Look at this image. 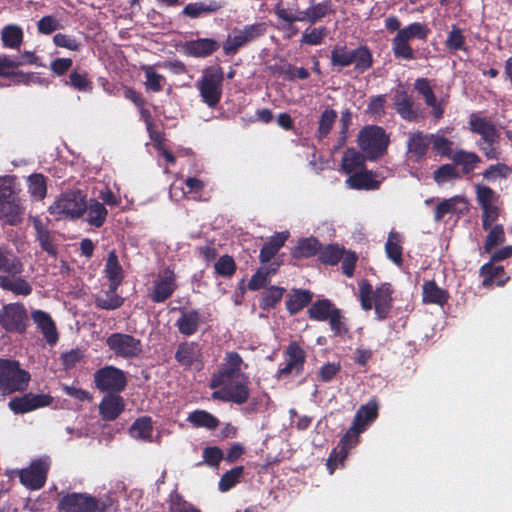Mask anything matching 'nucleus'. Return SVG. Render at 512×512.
I'll return each mask as SVG.
<instances>
[{
    "label": "nucleus",
    "instance_id": "1",
    "mask_svg": "<svg viewBox=\"0 0 512 512\" xmlns=\"http://www.w3.org/2000/svg\"><path fill=\"white\" fill-rule=\"evenodd\" d=\"M24 264L7 246H0V288L15 295L28 296L31 284L22 276Z\"/></svg>",
    "mask_w": 512,
    "mask_h": 512
},
{
    "label": "nucleus",
    "instance_id": "2",
    "mask_svg": "<svg viewBox=\"0 0 512 512\" xmlns=\"http://www.w3.org/2000/svg\"><path fill=\"white\" fill-rule=\"evenodd\" d=\"M394 289L388 282L382 283L375 290L371 283L364 279L359 283V300L361 308L369 311L374 307L376 318L380 321L388 318L393 307Z\"/></svg>",
    "mask_w": 512,
    "mask_h": 512
},
{
    "label": "nucleus",
    "instance_id": "3",
    "mask_svg": "<svg viewBox=\"0 0 512 512\" xmlns=\"http://www.w3.org/2000/svg\"><path fill=\"white\" fill-rule=\"evenodd\" d=\"M373 62V54L366 45L351 50L346 45L337 44L331 50L330 64L337 71L354 64L356 72L364 73L373 66Z\"/></svg>",
    "mask_w": 512,
    "mask_h": 512
},
{
    "label": "nucleus",
    "instance_id": "4",
    "mask_svg": "<svg viewBox=\"0 0 512 512\" xmlns=\"http://www.w3.org/2000/svg\"><path fill=\"white\" fill-rule=\"evenodd\" d=\"M31 380L30 373L21 368L18 360L0 357V395L25 392Z\"/></svg>",
    "mask_w": 512,
    "mask_h": 512
},
{
    "label": "nucleus",
    "instance_id": "5",
    "mask_svg": "<svg viewBox=\"0 0 512 512\" xmlns=\"http://www.w3.org/2000/svg\"><path fill=\"white\" fill-rule=\"evenodd\" d=\"M87 209L86 194L79 189L61 193L48 208L56 220H75L83 216Z\"/></svg>",
    "mask_w": 512,
    "mask_h": 512
},
{
    "label": "nucleus",
    "instance_id": "6",
    "mask_svg": "<svg viewBox=\"0 0 512 512\" xmlns=\"http://www.w3.org/2000/svg\"><path fill=\"white\" fill-rule=\"evenodd\" d=\"M430 32L428 25L421 22H413L399 30L391 41L394 57L406 61L414 60L415 51L409 42L413 39L425 41Z\"/></svg>",
    "mask_w": 512,
    "mask_h": 512
},
{
    "label": "nucleus",
    "instance_id": "7",
    "mask_svg": "<svg viewBox=\"0 0 512 512\" xmlns=\"http://www.w3.org/2000/svg\"><path fill=\"white\" fill-rule=\"evenodd\" d=\"M223 82L224 72L221 66H210L203 70L196 87L208 107L215 108L219 104L223 94Z\"/></svg>",
    "mask_w": 512,
    "mask_h": 512
},
{
    "label": "nucleus",
    "instance_id": "8",
    "mask_svg": "<svg viewBox=\"0 0 512 512\" xmlns=\"http://www.w3.org/2000/svg\"><path fill=\"white\" fill-rule=\"evenodd\" d=\"M389 142V136L380 126H365L358 134V146L368 160L382 157L387 152Z\"/></svg>",
    "mask_w": 512,
    "mask_h": 512
},
{
    "label": "nucleus",
    "instance_id": "9",
    "mask_svg": "<svg viewBox=\"0 0 512 512\" xmlns=\"http://www.w3.org/2000/svg\"><path fill=\"white\" fill-rule=\"evenodd\" d=\"M107 347L116 357L131 360L143 352L142 341L131 334L114 332L105 341Z\"/></svg>",
    "mask_w": 512,
    "mask_h": 512
},
{
    "label": "nucleus",
    "instance_id": "10",
    "mask_svg": "<svg viewBox=\"0 0 512 512\" xmlns=\"http://www.w3.org/2000/svg\"><path fill=\"white\" fill-rule=\"evenodd\" d=\"M476 200L482 210V228L487 231L499 218L500 208L497 205L499 195L489 186L477 185Z\"/></svg>",
    "mask_w": 512,
    "mask_h": 512
},
{
    "label": "nucleus",
    "instance_id": "11",
    "mask_svg": "<svg viewBox=\"0 0 512 512\" xmlns=\"http://www.w3.org/2000/svg\"><path fill=\"white\" fill-rule=\"evenodd\" d=\"M266 32L265 23L245 25L242 29H234L223 44V52L227 56L235 55L240 48L256 40Z\"/></svg>",
    "mask_w": 512,
    "mask_h": 512
},
{
    "label": "nucleus",
    "instance_id": "12",
    "mask_svg": "<svg viewBox=\"0 0 512 512\" xmlns=\"http://www.w3.org/2000/svg\"><path fill=\"white\" fill-rule=\"evenodd\" d=\"M29 324V317L24 304L9 303L0 309V326L8 333L23 334Z\"/></svg>",
    "mask_w": 512,
    "mask_h": 512
},
{
    "label": "nucleus",
    "instance_id": "13",
    "mask_svg": "<svg viewBox=\"0 0 512 512\" xmlns=\"http://www.w3.org/2000/svg\"><path fill=\"white\" fill-rule=\"evenodd\" d=\"M284 357L285 364L277 370L276 379L286 380L303 373L307 356L305 350L296 341L289 343L284 351Z\"/></svg>",
    "mask_w": 512,
    "mask_h": 512
},
{
    "label": "nucleus",
    "instance_id": "14",
    "mask_svg": "<svg viewBox=\"0 0 512 512\" xmlns=\"http://www.w3.org/2000/svg\"><path fill=\"white\" fill-rule=\"evenodd\" d=\"M95 387L104 393H120L127 386V377L123 370L107 365L94 373Z\"/></svg>",
    "mask_w": 512,
    "mask_h": 512
},
{
    "label": "nucleus",
    "instance_id": "15",
    "mask_svg": "<svg viewBox=\"0 0 512 512\" xmlns=\"http://www.w3.org/2000/svg\"><path fill=\"white\" fill-rule=\"evenodd\" d=\"M50 468L48 457L33 460L29 467L18 471L20 483L29 490H39L44 487Z\"/></svg>",
    "mask_w": 512,
    "mask_h": 512
},
{
    "label": "nucleus",
    "instance_id": "16",
    "mask_svg": "<svg viewBox=\"0 0 512 512\" xmlns=\"http://www.w3.org/2000/svg\"><path fill=\"white\" fill-rule=\"evenodd\" d=\"M243 363L244 361L238 352H226L221 368L211 376L210 388L216 389L227 384L234 378H241L242 373H240V371Z\"/></svg>",
    "mask_w": 512,
    "mask_h": 512
},
{
    "label": "nucleus",
    "instance_id": "17",
    "mask_svg": "<svg viewBox=\"0 0 512 512\" xmlns=\"http://www.w3.org/2000/svg\"><path fill=\"white\" fill-rule=\"evenodd\" d=\"M362 432H364V429L352 422V426L341 437L338 446L332 450L327 460L330 474L334 473L338 463L342 464L344 462L350 449L358 444Z\"/></svg>",
    "mask_w": 512,
    "mask_h": 512
},
{
    "label": "nucleus",
    "instance_id": "18",
    "mask_svg": "<svg viewBox=\"0 0 512 512\" xmlns=\"http://www.w3.org/2000/svg\"><path fill=\"white\" fill-rule=\"evenodd\" d=\"M249 377L242 373L238 381H230L219 387V390L213 392L214 399L223 402H232L237 405L246 403L250 396Z\"/></svg>",
    "mask_w": 512,
    "mask_h": 512
},
{
    "label": "nucleus",
    "instance_id": "19",
    "mask_svg": "<svg viewBox=\"0 0 512 512\" xmlns=\"http://www.w3.org/2000/svg\"><path fill=\"white\" fill-rule=\"evenodd\" d=\"M53 397L49 394L24 393L13 397L8 402V408L16 415L26 414L34 410L48 407L52 404Z\"/></svg>",
    "mask_w": 512,
    "mask_h": 512
},
{
    "label": "nucleus",
    "instance_id": "20",
    "mask_svg": "<svg viewBox=\"0 0 512 512\" xmlns=\"http://www.w3.org/2000/svg\"><path fill=\"white\" fill-rule=\"evenodd\" d=\"M98 500L87 493H67L58 502V512H96Z\"/></svg>",
    "mask_w": 512,
    "mask_h": 512
},
{
    "label": "nucleus",
    "instance_id": "21",
    "mask_svg": "<svg viewBox=\"0 0 512 512\" xmlns=\"http://www.w3.org/2000/svg\"><path fill=\"white\" fill-rule=\"evenodd\" d=\"M430 133L417 130L410 132L406 141L407 159L413 163H422L428 159Z\"/></svg>",
    "mask_w": 512,
    "mask_h": 512
},
{
    "label": "nucleus",
    "instance_id": "22",
    "mask_svg": "<svg viewBox=\"0 0 512 512\" xmlns=\"http://www.w3.org/2000/svg\"><path fill=\"white\" fill-rule=\"evenodd\" d=\"M176 289V275L172 269L167 267L159 273L150 298L155 303H163L173 295Z\"/></svg>",
    "mask_w": 512,
    "mask_h": 512
},
{
    "label": "nucleus",
    "instance_id": "23",
    "mask_svg": "<svg viewBox=\"0 0 512 512\" xmlns=\"http://www.w3.org/2000/svg\"><path fill=\"white\" fill-rule=\"evenodd\" d=\"M393 104L402 119L410 122L418 119V107L415 105L413 96L402 85L394 93Z\"/></svg>",
    "mask_w": 512,
    "mask_h": 512
},
{
    "label": "nucleus",
    "instance_id": "24",
    "mask_svg": "<svg viewBox=\"0 0 512 512\" xmlns=\"http://www.w3.org/2000/svg\"><path fill=\"white\" fill-rule=\"evenodd\" d=\"M31 319L37 329L42 333L46 342L54 346L59 340V333L51 315L46 311L35 309L31 311Z\"/></svg>",
    "mask_w": 512,
    "mask_h": 512
},
{
    "label": "nucleus",
    "instance_id": "25",
    "mask_svg": "<svg viewBox=\"0 0 512 512\" xmlns=\"http://www.w3.org/2000/svg\"><path fill=\"white\" fill-rule=\"evenodd\" d=\"M468 128L473 134L480 135L479 140L489 141L491 138H500L496 125L487 117L472 113L468 120Z\"/></svg>",
    "mask_w": 512,
    "mask_h": 512
},
{
    "label": "nucleus",
    "instance_id": "26",
    "mask_svg": "<svg viewBox=\"0 0 512 512\" xmlns=\"http://www.w3.org/2000/svg\"><path fill=\"white\" fill-rule=\"evenodd\" d=\"M468 202L464 196L456 195L442 200L434 210V221L440 222L447 214L463 215L468 212Z\"/></svg>",
    "mask_w": 512,
    "mask_h": 512
},
{
    "label": "nucleus",
    "instance_id": "27",
    "mask_svg": "<svg viewBox=\"0 0 512 512\" xmlns=\"http://www.w3.org/2000/svg\"><path fill=\"white\" fill-rule=\"evenodd\" d=\"M220 48L218 41L212 38H198L187 41L183 47L186 55L195 58H207Z\"/></svg>",
    "mask_w": 512,
    "mask_h": 512
},
{
    "label": "nucleus",
    "instance_id": "28",
    "mask_svg": "<svg viewBox=\"0 0 512 512\" xmlns=\"http://www.w3.org/2000/svg\"><path fill=\"white\" fill-rule=\"evenodd\" d=\"M124 409L125 402L119 393H107L99 404V414L105 421L115 420Z\"/></svg>",
    "mask_w": 512,
    "mask_h": 512
},
{
    "label": "nucleus",
    "instance_id": "29",
    "mask_svg": "<svg viewBox=\"0 0 512 512\" xmlns=\"http://www.w3.org/2000/svg\"><path fill=\"white\" fill-rule=\"evenodd\" d=\"M203 322L202 315L197 309L181 310V315L176 320L175 326L180 334L191 336L198 331Z\"/></svg>",
    "mask_w": 512,
    "mask_h": 512
},
{
    "label": "nucleus",
    "instance_id": "30",
    "mask_svg": "<svg viewBox=\"0 0 512 512\" xmlns=\"http://www.w3.org/2000/svg\"><path fill=\"white\" fill-rule=\"evenodd\" d=\"M202 357L201 347L195 341H184L180 343L175 352V360L186 368H190Z\"/></svg>",
    "mask_w": 512,
    "mask_h": 512
},
{
    "label": "nucleus",
    "instance_id": "31",
    "mask_svg": "<svg viewBox=\"0 0 512 512\" xmlns=\"http://www.w3.org/2000/svg\"><path fill=\"white\" fill-rule=\"evenodd\" d=\"M450 160L455 168L461 167L463 175L471 174L477 165L481 163V158L477 153L464 149H456L453 155H451Z\"/></svg>",
    "mask_w": 512,
    "mask_h": 512
},
{
    "label": "nucleus",
    "instance_id": "32",
    "mask_svg": "<svg viewBox=\"0 0 512 512\" xmlns=\"http://www.w3.org/2000/svg\"><path fill=\"white\" fill-rule=\"evenodd\" d=\"M104 273L105 277L109 281V286H112V289L115 287H119L122 284L125 277L124 270L119 262L115 250H111L108 253Z\"/></svg>",
    "mask_w": 512,
    "mask_h": 512
},
{
    "label": "nucleus",
    "instance_id": "33",
    "mask_svg": "<svg viewBox=\"0 0 512 512\" xmlns=\"http://www.w3.org/2000/svg\"><path fill=\"white\" fill-rule=\"evenodd\" d=\"M288 232H276L272 235L267 242L262 246L259 253V261L262 264L268 263L278 253V251L285 245L288 239Z\"/></svg>",
    "mask_w": 512,
    "mask_h": 512
},
{
    "label": "nucleus",
    "instance_id": "34",
    "mask_svg": "<svg viewBox=\"0 0 512 512\" xmlns=\"http://www.w3.org/2000/svg\"><path fill=\"white\" fill-rule=\"evenodd\" d=\"M25 208L21 199L6 203H0V219L8 225L17 226L23 221Z\"/></svg>",
    "mask_w": 512,
    "mask_h": 512
},
{
    "label": "nucleus",
    "instance_id": "35",
    "mask_svg": "<svg viewBox=\"0 0 512 512\" xmlns=\"http://www.w3.org/2000/svg\"><path fill=\"white\" fill-rule=\"evenodd\" d=\"M346 184L355 190H375L380 186V181L374 178L372 171L360 170L348 177Z\"/></svg>",
    "mask_w": 512,
    "mask_h": 512
},
{
    "label": "nucleus",
    "instance_id": "36",
    "mask_svg": "<svg viewBox=\"0 0 512 512\" xmlns=\"http://www.w3.org/2000/svg\"><path fill=\"white\" fill-rule=\"evenodd\" d=\"M313 293L306 289H292L287 296L286 309L290 315H296L312 302Z\"/></svg>",
    "mask_w": 512,
    "mask_h": 512
},
{
    "label": "nucleus",
    "instance_id": "37",
    "mask_svg": "<svg viewBox=\"0 0 512 512\" xmlns=\"http://www.w3.org/2000/svg\"><path fill=\"white\" fill-rule=\"evenodd\" d=\"M448 299V291L440 288L434 280L424 282L422 286V300L424 303L443 306Z\"/></svg>",
    "mask_w": 512,
    "mask_h": 512
},
{
    "label": "nucleus",
    "instance_id": "38",
    "mask_svg": "<svg viewBox=\"0 0 512 512\" xmlns=\"http://www.w3.org/2000/svg\"><path fill=\"white\" fill-rule=\"evenodd\" d=\"M34 228L36 230V240L39 242L41 249L48 256L56 259L58 257V247L55 237L39 220L35 221Z\"/></svg>",
    "mask_w": 512,
    "mask_h": 512
},
{
    "label": "nucleus",
    "instance_id": "39",
    "mask_svg": "<svg viewBox=\"0 0 512 512\" xmlns=\"http://www.w3.org/2000/svg\"><path fill=\"white\" fill-rule=\"evenodd\" d=\"M64 85L83 93H90L93 90V82L88 72L81 68L73 69L68 78L64 80Z\"/></svg>",
    "mask_w": 512,
    "mask_h": 512
},
{
    "label": "nucleus",
    "instance_id": "40",
    "mask_svg": "<svg viewBox=\"0 0 512 512\" xmlns=\"http://www.w3.org/2000/svg\"><path fill=\"white\" fill-rule=\"evenodd\" d=\"M378 410L379 403L378 400L374 397L370 399L366 404L359 407L353 418V422L355 425H359L365 431L366 427L378 417Z\"/></svg>",
    "mask_w": 512,
    "mask_h": 512
},
{
    "label": "nucleus",
    "instance_id": "41",
    "mask_svg": "<svg viewBox=\"0 0 512 512\" xmlns=\"http://www.w3.org/2000/svg\"><path fill=\"white\" fill-rule=\"evenodd\" d=\"M444 45L446 50L451 54H456L459 51L465 53L469 52L464 30L455 24H453L448 31Z\"/></svg>",
    "mask_w": 512,
    "mask_h": 512
},
{
    "label": "nucleus",
    "instance_id": "42",
    "mask_svg": "<svg viewBox=\"0 0 512 512\" xmlns=\"http://www.w3.org/2000/svg\"><path fill=\"white\" fill-rule=\"evenodd\" d=\"M366 156L356 151L354 148H347L342 156L341 168L344 173L352 175L358 170L365 168Z\"/></svg>",
    "mask_w": 512,
    "mask_h": 512
},
{
    "label": "nucleus",
    "instance_id": "43",
    "mask_svg": "<svg viewBox=\"0 0 512 512\" xmlns=\"http://www.w3.org/2000/svg\"><path fill=\"white\" fill-rule=\"evenodd\" d=\"M337 309L330 299H320L313 302L307 310L309 319L324 322L329 319L332 313Z\"/></svg>",
    "mask_w": 512,
    "mask_h": 512
},
{
    "label": "nucleus",
    "instance_id": "44",
    "mask_svg": "<svg viewBox=\"0 0 512 512\" xmlns=\"http://www.w3.org/2000/svg\"><path fill=\"white\" fill-rule=\"evenodd\" d=\"M321 243L314 237L298 240L295 247L291 249V255L295 259L310 258L318 254Z\"/></svg>",
    "mask_w": 512,
    "mask_h": 512
},
{
    "label": "nucleus",
    "instance_id": "45",
    "mask_svg": "<svg viewBox=\"0 0 512 512\" xmlns=\"http://www.w3.org/2000/svg\"><path fill=\"white\" fill-rule=\"evenodd\" d=\"M222 7L223 4L216 0L189 3L182 10V14L190 18H198L205 14L217 12Z\"/></svg>",
    "mask_w": 512,
    "mask_h": 512
},
{
    "label": "nucleus",
    "instance_id": "46",
    "mask_svg": "<svg viewBox=\"0 0 512 512\" xmlns=\"http://www.w3.org/2000/svg\"><path fill=\"white\" fill-rule=\"evenodd\" d=\"M401 242V235L396 231H391L385 243V252L387 258L399 267L403 264V247Z\"/></svg>",
    "mask_w": 512,
    "mask_h": 512
},
{
    "label": "nucleus",
    "instance_id": "47",
    "mask_svg": "<svg viewBox=\"0 0 512 512\" xmlns=\"http://www.w3.org/2000/svg\"><path fill=\"white\" fill-rule=\"evenodd\" d=\"M23 29L17 24L5 25L1 30L3 46L9 49H19L23 43Z\"/></svg>",
    "mask_w": 512,
    "mask_h": 512
},
{
    "label": "nucleus",
    "instance_id": "48",
    "mask_svg": "<svg viewBox=\"0 0 512 512\" xmlns=\"http://www.w3.org/2000/svg\"><path fill=\"white\" fill-rule=\"evenodd\" d=\"M430 148L436 156L449 159L455 151L453 150V141L439 132L430 133Z\"/></svg>",
    "mask_w": 512,
    "mask_h": 512
},
{
    "label": "nucleus",
    "instance_id": "49",
    "mask_svg": "<svg viewBox=\"0 0 512 512\" xmlns=\"http://www.w3.org/2000/svg\"><path fill=\"white\" fill-rule=\"evenodd\" d=\"M187 420L197 428H206L215 430L219 426V419L205 410H195L191 412Z\"/></svg>",
    "mask_w": 512,
    "mask_h": 512
},
{
    "label": "nucleus",
    "instance_id": "50",
    "mask_svg": "<svg viewBox=\"0 0 512 512\" xmlns=\"http://www.w3.org/2000/svg\"><path fill=\"white\" fill-rule=\"evenodd\" d=\"M285 293V288L280 286H271L261 293L259 307L264 311L274 309L281 301Z\"/></svg>",
    "mask_w": 512,
    "mask_h": 512
},
{
    "label": "nucleus",
    "instance_id": "51",
    "mask_svg": "<svg viewBox=\"0 0 512 512\" xmlns=\"http://www.w3.org/2000/svg\"><path fill=\"white\" fill-rule=\"evenodd\" d=\"M87 222L96 228L101 227L107 218L108 211L103 203L97 200H91L87 203Z\"/></svg>",
    "mask_w": 512,
    "mask_h": 512
},
{
    "label": "nucleus",
    "instance_id": "52",
    "mask_svg": "<svg viewBox=\"0 0 512 512\" xmlns=\"http://www.w3.org/2000/svg\"><path fill=\"white\" fill-rule=\"evenodd\" d=\"M118 288L112 289V286H109L105 297L98 296L95 298V306L103 310H116L120 308L124 303V298L117 294Z\"/></svg>",
    "mask_w": 512,
    "mask_h": 512
},
{
    "label": "nucleus",
    "instance_id": "53",
    "mask_svg": "<svg viewBox=\"0 0 512 512\" xmlns=\"http://www.w3.org/2000/svg\"><path fill=\"white\" fill-rule=\"evenodd\" d=\"M153 433L151 417L143 416L135 420L130 428V434L136 439L150 441Z\"/></svg>",
    "mask_w": 512,
    "mask_h": 512
},
{
    "label": "nucleus",
    "instance_id": "54",
    "mask_svg": "<svg viewBox=\"0 0 512 512\" xmlns=\"http://www.w3.org/2000/svg\"><path fill=\"white\" fill-rule=\"evenodd\" d=\"M345 254V249L338 244H328L325 247L321 246L318 252L319 260L325 265L334 266L340 262Z\"/></svg>",
    "mask_w": 512,
    "mask_h": 512
},
{
    "label": "nucleus",
    "instance_id": "55",
    "mask_svg": "<svg viewBox=\"0 0 512 512\" xmlns=\"http://www.w3.org/2000/svg\"><path fill=\"white\" fill-rule=\"evenodd\" d=\"M337 116V112L331 108H326L321 113L318 121V129L316 131V137L318 140H323L329 135Z\"/></svg>",
    "mask_w": 512,
    "mask_h": 512
},
{
    "label": "nucleus",
    "instance_id": "56",
    "mask_svg": "<svg viewBox=\"0 0 512 512\" xmlns=\"http://www.w3.org/2000/svg\"><path fill=\"white\" fill-rule=\"evenodd\" d=\"M18 191L15 187V176H0V203L19 200Z\"/></svg>",
    "mask_w": 512,
    "mask_h": 512
},
{
    "label": "nucleus",
    "instance_id": "57",
    "mask_svg": "<svg viewBox=\"0 0 512 512\" xmlns=\"http://www.w3.org/2000/svg\"><path fill=\"white\" fill-rule=\"evenodd\" d=\"M487 231L488 234L486 236L483 248L485 253H491L496 246H499L505 242L506 236L502 224H495L494 226H491V228Z\"/></svg>",
    "mask_w": 512,
    "mask_h": 512
},
{
    "label": "nucleus",
    "instance_id": "58",
    "mask_svg": "<svg viewBox=\"0 0 512 512\" xmlns=\"http://www.w3.org/2000/svg\"><path fill=\"white\" fill-rule=\"evenodd\" d=\"M167 503L168 512H202L192 503L186 501L177 491L170 493Z\"/></svg>",
    "mask_w": 512,
    "mask_h": 512
},
{
    "label": "nucleus",
    "instance_id": "59",
    "mask_svg": "<svg viewBox=\"0 0 512 512\" xmlns=\"http://www.w3.org/2000/svg\"><path fill=\"white\" fill-rule=\"evenodd\" d=\"M28 191L33 199H44L47 193L46 178L42 174H32L29 176Z\"/></svg>",
    "mask_w": 512,
    "mask_h": 512
},
{
    "label": "nucleus",
    "instance_id": "60",
    "mask_svg": "<svg viewBox=\"0 0 512 512\" xmlns=\"http://www.w3.org/2000/svg\"><path fill=\"white\" fill-rule=\"evenodd\" d=\"M512 175V168L505 164L498 162L490 165L483 173L482 176L488 182H494L497 179H507Z\"/></svg>",
    "mask_w": 512,
    "mask_h": 512
},
{
    "label": "nucleus",
    "instance_id": "61",
    "mask_svg": "<svg viewBox=\"0 0 512 512\" xmlns=\"http://www.w3.org/2000/svg\"><path fill=\"white\" fill-rule=\"evenodd\" d=\"M275 14L279 19L290 24L294 22H308L310 24L308 8L305 10H298L296 13H293L287 8L276 6Z\"/></svg>",
    "mask_w": 512,
    "mask_h": 512
},
{
    "label": "nucleus",
    "instance_id": "62",
    "mask_svg": "<svg viewBox=\"0 0 512 512\" xmlns=\"http://www.w3.org/2000/svg\"><path fill=\"white\" fill-rule=\"evenodd\" d=\"M244 467L236 466L227 472H225L220 481H219V490L222 492L229 491L233 488L237 483L240 482V479L243 477Z\"/></svg>",
    "mask_w": 512,
    "mask_h": 512
},
{
    "label": "nucleus",
    "instance_id": "63",
    "mask_svg": "<svg viewBox=\"0 0 512 512\" xmlns=\"http://www.w3.org/2000/svg\"><path fill=\"white\" fill-rule=\"evenodd\" d=\"M237 266L232 256L223 255L214 264L215 273L224 278H231L236 272Z\"/></svg>",
    "mask_w": 512,
    "mask_h": 512
},
{
    "label": "nucleus",
    "instance_id": "64",
    "mask_svg": "<svg viewBox=\"0 0 512 512\" xmlns=\"http://www.w3.org/2000/svg\"><path fill=\"white\" fill-rule=\"evenodd\" d=\"M345 317L342 311L337 308L327 320L333 335L336 337H343L348 334L349 328L346 324Z\"/></svg>",
    "mask_w": 512,
    "mask_h": 512
}]
</instances>
